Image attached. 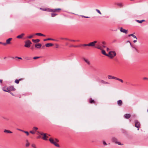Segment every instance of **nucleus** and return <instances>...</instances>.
Returning a JSON list of instances; mask_svg holds the SVG:
<instances>
[{
    "label": "nucleus",
    "mask_w": 148,
    "mask_h": 148,
    "mask_svg": "<svg viewBox=\"0 0 148 148\" xmlns=\"http://www.w3.org/2000/svg\"><path fill=\"white\" fill-rule=\"evenodd\" d=\"M6 87L3 88V90L5 92H10L11 91H14L15 90V89L12 86H10L7 88V90L5 89Z\"/></svg>",
    "instance_id": "1"
},
{
    "label": "nucleus",
    "mask_w": 148,
    "mask_h": 148,
    "mask_svg": "<svg viewBox=\"0 0 148 148\" xmlns=\"http://www.w3.org/2000/svg\"><path fill=\"white\" fill-rule=\"evenodd\" d=\"M50 142L52 143L54 145L56 146L59 147V145L56 143V142L52 138H50L49 139Z\"/></svg>",
    "instance_id": "2"
},
{
    "label": "nucleus",
    "mask_w": 148,
    "mask_h": 148,
    "mask_svg": "<svg viewBox=\"0 0 148 148\" xmlns=\"http://www.w3.org/2000/svg\"><path fill=\"white\" fill-rule=\"evenodd\" d=\"M31 44L32 42L30 40H28L25 42L24 46L26 47H29Z\"/></svg>",
    "instance_id": "3"
},
{
    "label": "nucleus",
    "mask_w": 148,
    "mask_h": 148,
    "mask_svg": "<svg viewBox=\"0 0 148 148\" xmlns=\"http://www.w3.org/2000/svg\"><path fill=\"white\" fill-rule=\"evenodd\" d=\"M140 123L137 121H135V126L136 127L138 128L137 130H139V128L140 126Z\"/></svg>",
    "instance_id": "4"
},
{
    "label": "nucleus",
    "mask_w": 148,
    "mask_h": 148,
    "mask_svg": "<svg viewBox=\"0 0 148 148\" xmlns=\"http://www.w3.org/2000/svg\"><path fill=\"white\" fill-rule=\"evenodd\" d=\"M120 31L121 32L125 33V34H127V33L128 30L123 29L122 27L120 28Z\"/></svg>",
    "instance_id": "5"
},
{
    "label": "nucleus",
    "mask_w": 148,
    "mask_h": 148,
    "mask_svg": "<svg viewBox=\"0 0 148 148\" xmlns=\"http://www.w3.org/2000/svg\"><path fill=\"white\" fill-rule=\"evenodd\" d=\"M97 41H96L91 42L88 44V46H94L95 45V44L97 43Z\"/></svg>",
    "instance_id": "6"
},
{
    "label": "nucleus",
    "mask_w": 148,
    "mask_h": 148,
    "mask_svg": "<svg viewBox=\"0 0 148 148\" xmlns=\"http://www.w3.org/2000/svg\"><path fill=\"white\" fill-rule=\"evenodd\" d=\"M116 53L114 51H112V53L110 56V58H113L116 55Z\"/></svg>",
    "instance_id": "7"
},
{
    "label": "nucleus",
    "mask_w": 148,
    "mask_h": 148,
    "mask_svg": "<svg viewBox=\"0 0 148 148\" xmlns=\"http://www.w3.org/2000/svg\"><path fill=\"white\" fill-rule=\"evenodd\" d=\"M62 9L60 8H56L55 9H53V12H60Z\"/></svg>",
    "instance_id": "8"
},
{
    "label": "nucleus",
    "mask_w": 148,
    "mask_h": 148,
    "mask_svg": "<svg viewBox=\"0 0 148 148\" xmlns=\"http://www.w3.org/2000/svg\"><path fill=\"white\" fill-rule=\"evenodd\" d=\"M47 134L45 133L43 135V136L42 137V138L45 140H47V138H48L47 136Z\"/></svg>",
    "instance_id": "9"
},
{
    "label": "nucleus",
    "mask_w": 148,
    "mask_h": 148,
    "mask_svg": "<svg viewBox=\"0 0 148 148\" xmlns=\"http://www.w3.org/2000/svg\"><path fill=\"white\" fill-rule=\"evenodd\" d=\"M35 46V47L37 48H39L41 47L42 45L40 43L36 44Z\"/></svg>",
    "instance_id": "10"
},
{
    "label": "nucleus",
    "mask_w": 148,
    "mask_h": 148,
    "mask_svg": "<svg viewBox=\"0 0 148 148\" xmlns=\"http://www.w3.org/2000/svg\"><path fill=\"white\" fill-rule=\"evenodd\" d=\"M24 79L23 78H20L18 79H16L15 80V82L17 84H18L19 83V81L21 80H22Z\"/></svg>",
    "instance_id": "11"
},
{
    "label": "nucleus",
    "mask_w": 148,
    "mask_h": 148,
    "mask_svg": "<svg viewBox=\"0 0 148 148\" xmlns=\"http://www.w3.org/2000/svg\"><path fill=\"white\" fill-rule=\"evenodd\" d=\"M12 40V38H10L6 40V42L7 44H10V41Z\"/></svg>",
    "instance_id": "12"
},
{
    "label": "nucleus",
    "mask_w": 148,
    "mask_h": 148,
    "mask_svg": "<svg viewBox=\"0 0 148 148\" xmlns=\"http://www.w3.org/2000/svg\"><path fill=\"white\" fill-rule=\"evenodd\" d=\"M25 35V34L24 33H22L21 34L18 35L16 37V38H22L23 36H24Z\"/></svg>",
    "instance_id": "13"
},
{
    "label": "nucleus",
    "mask_w": 148,
    "mask_h": 148,
    "mask_svg": "<svg viewBox=\"0 0 148 148\" xmlns=\"http://www.w3.org/2000/svg\"><path fill=\"white\" fill-rule=\"evenodd\" d=\"M53 44L52 43H47L45 45V46L47 47H49L53 46Z\"/></svg>",
    "instance_id": "14"
},
{
    "label": "nucleus",
    "mask_w": 148,
    "mask_h": 148,
    "mask_svg": "<svg viewBox=\"0 0 148 148\" xmlns=\"http://www.w3.org/2000/svg\"><path fill=\"white\" fill-rule=\"evenodd\" d=\"M122 104V101L121 100H119L117 101V104L119 106H121Z\"/></svg>",
    "instance_id": "15"
},
{
    "label": "nucleus",
    "mask_w": 148,
    "mask_h": 148,
    "mask_svg": "<svg viewBox=\"0 0 148 148\" xmlns=\"http://www.w3.org/2000/svg\"><path fill=\"white\" fill-rule=\"evenodd\" d=\"M40 40L39 39H32V41L34 42V43H38V42L40 41Z\"/></svg>",
    "instance_id": "16"
},
{
    "label": "nucleus",
    "mask_w": 148,
    "mask_h": 148,
    "mask_svg": "<svg viewBox=\"0 0 148 148\" xmlns=\"http://www.w3.org/2000/svg\"><path fill=\"white\" fill-rule=\"evenodd\" d=\"M95 48L101 50H102L101 47L99 43V45H97V46L96 47H95Z\"/></svg>",
    "instance_id": "17"
},
{
    "label": "nucleus",
    "mask_w": 148,
    "mask_h": 148,
    "mask_svg": "<svg viewBox=\"0 0 148 148\" xmlns=\"http://www.w3.org/2000/svg\"><path fill=\"white\" fill-rule=\"evenodd\" d=\"M84 60L88 65L90 64V62L88 60L84 58Z\"/></svg>",
    "instance_id": "18"
},
{
    "label": "nucleus",
    "mask_w": 148,
    "mask_h": 148,
    "mask_svg": "<svg viewBox=\"0 0 148 148\" xmlns=\"http://www.w3.org/2000/svg\"><path fill=\"white\" fill-rule=\"evenodd\" d=\"M89 102L90 103H95V102L94 100L90 98L89 99Z\"/></svg>",
    "instance_id": "19"
},
{
    "label": "nucleus",
    "mask_w": 148,
    "mask_h": 148,
    "mask_svg": "<svg viewBox=\"0 0 148 148\" xmlns=\"http://www.w3.org/2000/svg\"><path fill=\"white\" fill-rule=\"evenodd\" d=\"M124 117L125 118L128 119L130 118V114H126L124 115Z\"/></svg>",
    "instance_id": "20"
},
{
    "label": "nucleus",
    "mask_w": 148,
    "mask_h": 148,
    "mask_svg": "<svg viewBox=\"0 0 148 148\" xmlns=\"http://www.w3.org/2000/svg\"><path fill=\"white\" fill-rule=\"evenodd\" d=\"M4 132L5 133H12V132L11 131H10L9 130H4Z\"/></svg>",
    "instance_id": "21"
},
{
    "label": "nucleus",
    "mask_w": 148,
    "mask_h": 148,
    "mask_svg": "<svg viewBox=\"0 0 148 148\" xmlns=\"http://www.w3.org/2000/svg\"><path fill=\"white\" fill-rule=\"evenodd\" d=\"M35 34L37 36H45V35L43 34L40 33H36Z\"/></svg>",
    "instance_id": "22"
},
{
    "label": "nucleus",
    "mask_w": 148,
    "mask_h": 148,
    "mask_svg": "<svg viewBox=\"0 0 148 148\" xmlns=\"http://www.w3.org/2000/svg\"><path fill=\"white\" fill-rule=\"evenodd\" d=\"M102 53L104 55L106 56H108V54H107L105 50H102Z\"/></svg>",
    "instance_id": "23"
},
{
    "label": "nucleus",
    "mask_w": 148,
    "mask_h": 148,
    "mask_svg": "<svg viewBox=\"0 0 148 148\" xmlns=\"http://www.w3.org/2000/svg\"><path fill=\"white\" fill-rule=\"evenodd\" d=\"M101 43L103 44L102 47L104 48H105L106 46L105 45L106 44V42L104 41H103Z\"/></svg>",
    "instance_id": "24"
},
{
    "label": "nucleus",
    "mask_w": 148,
    "mask_h": 148,
    "mask_svg": "<svg viewBox=\"0 0 148 148\" xmlns=\"http://www.w3.org/2000/svg\"><path fill=\"white\" fill-rule=\"evenodd\" d=\"M38 129V128L36 127H34L33 128V130L34 132H36Z\"/></svg>",
    "instance_id": "25"
},
{
    "label": "nucleus",
    "mask_w": 148,
    "mask_h": 148,
    "mask_svg": "<svg viewBox=\"0 0 148 148\" xmlns=\"http://www.w3.org/2000/svg\"><path fill=\"white\" fill-rule=\"evenodd\" d=\"M48 40H55L54 39H51V38H48L47 39H45L44 40V41H46Z\"/></svg>",
    "instance_id": "26"
},
{
    "label": "nucleus",
    "mask_w": 148,
    "mask_h": 148,
    "mask_svg": "<svg viewBox=\"0 0 148 148\" xmlns=\"http://www.w3.org/2000/svg\"><path fill=\"white\" fill-rule=\"evenodd\" d=\"M51 16L52 17H54V16L57 15V14H56V13H52L51 14Z\"/></svg>",
    "instance_id": "27"
},
{
    "label": "nucleus",
    "mask_w": 148,
    "mask_h": 148,
    "mask_svg": "<svg viewBox=\"0 0 148 148\" xmlns=\"http://www.w3.org/2000/svg\"><path fill=\"white\" fill-rule=\"evenodd\" d=\"M47 11L53 12V9L48 8L47 9Z\"/></svg>",
    "instance_id": "28"
},
{
    "label": "nucleus",
    "mask_w": 148,
    "mask_h": 148,
    "mask_svg": "<svg viewBox=\"0 0 148 148\" xmlns=\"http://www.w3.org/2000/svg\"><path fill=\"white\" fill-rule=\"evenodd\" d=\"M113 76H112V75H108V79H112V77H113Z\"/></svg>",
    "instance_id": "29"
},
{
    "label": "nucleus",
    "mask_w": 148,
    "mask_h": 148,
    "mask_svg": "<svg viewBox=\"0 0 148 148\" xmlns=\"http://www.w3.org/2000/svg\"><path fill=\"white\" fill-rule=\"evenodd\" d=\"M101 83L104 84H107L108 83L107 82H105L103 80H101Z\"/></svg>",
    "instance_id": "30"
},
{
    "label": "nucleus",
    "mask_w": 148,
    "mask_h": 148,
    "mask_svg": "<svg viewBox=\"0 0 148 148\" xmlns=\"http://www.w3.org/2000/svg\"><path fill=\"white\" fill-rule=\"evenodd\" d=\"M130 36H132L134 38H135L136 39H137V38L136 36L135 35H134L133 34H130Z\"/></svg>",
    "instance_id": "31"
},
{
    "label": "nucleus",
    "mask_w": 148,
    "mask_h": 148,
    "mask_svg": "<svg viewBox=\"0 0 148 148\" xmlns=\"http://www.w3.org/2000/svg\"><path fill=\"white\" fill-rule=\"evenodd\" d=\"M27 143L25 145V146L26 147H28L29 145V143L28 142L27 140Z\"/></svg>",
    "instance_id": "32"
},
{
    "label": "nucleus",
    "mask_w": 148,
    "mask_h": 148,
    "mask_svg": "<svg viewBox=\"0 0 148 148\" xmlns=\"http://www.w3.org/2000/svg\"><path fill=\"white\" fill-rule=\"evenodd\" d=\"M96 11L98 13H99V14H101V12H100V11H99V10H98V9H96Z\"/></svg>",
    "instance_id": "33"
},
{
    "label": "nucleus",
    "mask_w": 148,
    "mask_h": 148,
    "mask_svg": "<svg viewBox=\"0 0 148 148\" xmlns=\"http://www.w3.org/2000/svg\"><path fill=\"white\" fill-rule=\"evenodd\" d=\"M30 132L32 134H34L35 133V132L33 130H31L30 131Z\"/></svg>",
    "instance_id": "34"
},
{
    "label": "nucleus",
    "mask_w": 148,
    "mask_h": 148,
    "mask_svg": "<svg viewBox=\"0 0 148 148\" xmlns=\"http://www.w3.org/2000/svg\"><path fill=\"white\" fill-rule=\"evenodd\" d=\"M23 132L26 134L27 136H28L29 134V133L27 131H24Z\"/></svg>",
    "instance_id": "35"
},
{
    "label": "nucleus",
    "mask_w": 148,
    "mask_h": 148,
    "mask_svg": "<svg viewBox=\"0 0 148 148\" xmlns=\"http://www.w3.org/2000/svg\"><path fill=\"white\" fill-rule=\"evenodd\" d=\"M32 147L33 148H37L35 145L34 144H32Z\"/></svg>",
    "instance_id": "36"
},
{
    "label": "nucleus",
    "mask_w": 148,
    "mask_h": 148,
    "mask_svg": "<svg viewBox=\"0 0 148 148\" xmlns=\"http://www.w3.org/2000/svg\"><path fill=\"white\" fill-rule=\"evenodd\" d=\"M38 133L40 134L41 135L43 136L44 135L45 133H43V132H38Z\"/></svg>",
    "instance_id": "37"
},
{
    "label": "nucleus",
    "mask_w": 148,
    "mask_h": 148,
    "mask_svg": "<svg viewBox=\"0 0 148 148\" xmlns=\"http://www.w3.org/2000/svg\"><path fill=\"white\" fill-rule=\"evenodd\" d=\"M88 46V44L81 45H80V46Z\"/></svg>",
    "instance_id": "38"
},
{
    "label": "nucleus",
    "mask_w": 148,
    "mask_h": 148,
    "mask_svg": "<svg viewBox=\"0 0 148 148\" xmlns=\"http://www.w3.org/2000/svg\"><path fill=\"white\" fill-rule=\"evenodd\" d=\"M111 53H112V51H110L109 52L108 54V56H107L110 57V55Z\"/></svg>",
    "instance_id": "39"
},
{
    "label": "nucleus",
    "mask_w": 148,
    "mask_h": 148,
    "mask_svg": "<svg viewBox=\"0 0 148 148\" xmlns=\"http://www.w3.org/2000/svg\"><path fill=\"white\" fill-rule=\"evenodd\" d=\"M117 80H119V81H120V82H121L122 83L123 82V80L122 79H119V78H118Z\"/></svg>",
    "instance_id": "40"
},
{
    "label": "nucleus",
    "mask_w": 148,
    "mask_h": 148,
    "mask_svg": "<svg viewBox=\"0 0 148 148\" xmlns=\"http://www.w3.org/2000/svg\"><path fill=\"white\" fill-rule=\"evenodd\" d=\"M118 6H119L120 7H122L123 6L122 4L121 3H118Z\"/></svg>",
    "instance_id": "41"
},
{
    "label": "nucleus",
    "mask_w": 148,
    "mask_h": 148,
    "mask_svg": "<svg viewBox=\"0 0 148 148\" xmlns=\"http://www.w3.org/2000/svg\"><path fill=\"white\" fill-rule=\"evenodd\" d=\"M130 45H131V46H132V47H133V48H134L135 49V50H136V51H137V49H136V48L134 47H133V45H131V43H130Z\"/></svg>",
    "instance_id": "42"
},
{
    "label": "nucleus",
    "mask_w": 148,
    "mask_h": 148,
    "mask_svg": "<svg viewBox=\"0 0 148 148\" xmlns=\"http://www.w3.org/2000/svg\"><path fill=\"white\" fill-rule=\"evenodd\" d=\"M40 58V57H35L33 58V59H37L39 58Z\"/></svg>",
    "instance_id": "43"
},
{
    "label": "nucleus",
    "mask_w": 148,
    "mask_h": 148,
    "mask_svg": "<svg viewBox=\"0 0 148 148\" xmlns=\"http://www.w3.org/2000/svg\"><path fill=\"white\" fill-rule=\"evenodd\" d=\"M137 22H138L139 23H141V20H136Z\"/></svg>",
    "instance_id": "44"
},
{
    "label": "nucleus",
    "mask_w": 148,
    "mask_h": 148,
    "mask_svg": "<svg viewBox=\"0 0 148 148\" xmlns=\"http://www.w3.org/2000/svg\"><path fill=\"white\" fill-rule=\"evenodd\" d=\"M40 9L42 10L43 11H47V9H42L40 8Z\"/></svg>",
    "instance_id": "45"
},
{
    "label": "nucleus",
    "mask_w": 148,
    "mask_h": 148,
    "mask_svg": "<svg viewBox=\"0 0 148 148\" xmlns=\"http://www.w3.org/2000/svg\"><path fill=\"white\" fill-rule=\"evenodd\" d=\"M33 36H28V37H27V38H32Z\"/></svg>",
    "instance_id": "46"
},
{
    "label": "nucleus",
    "mask_w": 148,
    "mask_h": 148,
    "mask_svg": "<svg viewBox=\"0 0 148 148\" xmlns=\"http://www.w3.org/2000/svg\"><path fill=\"white\" fill-rule=\"evenodd\" d=\"M117 78H117V77H115L113 76L112 79H115L117 80Z\"/></svg>",
    "instance_id": "47"
},
{
    "label": "nucleus",
    "mask_w": 148,
    "mask_h": 148,
    "mask_svg": "<svg viewBox=\"0 0 148 148\" xmlns=\"http://www.w3.org/2000/svg\"><path fill=\"white\" fill-rule=\"evenodd\" d=\"M1 44H3V45H7V43H6V42H5V43H3V42H2V43H1Z\"/></svg>",
    "instance_id": "48"
},
{
    "label": "nucleus",
    "mask_w": 148,
    "mask_h": 148,
    "mask_svg": "<svg viewBox=\"0 0 148 148\" xmlns=\"http://www.w3.org/2000/svg\"><path fill=\"white\" fill-rule=\"evenodd\" d=\"M15 58H18V59H21V60H22V58H21V57H15Z\"/></svg>",
    "instance_id": "49"
},
{
    "label": "nucleus",
    "mask_w": 148,
    "mask_h": 148,
    "mask_svg": "<svg viewBox=\"0 0 148 148\" xmlns=\"http://www.w3.org/2000/svg\"><path fill=\"white\" fill-rule=\"evenodd\" d=\"M103 144L104 145H107V143H106V142L104 141H103Z\"/></svg>",
    "instance_id": "50"
},
{
    "label": "nucleus",
    "mask_w": 148,
    "mask_h": 148,
    "mask_svg": "<svg viewBox=\"0 0 148 148\" xmlns=\"http://www.w3.org/2000/svg\"><path fill=\"white\" fill-rule=\"evenodd\" d=\"M82 17H84V18H89V17H88V16H82Z\"/></svg>",
    "instance_id": "51"
},
{
    "label": "nucleus",
    "mask_w": 148,
    "mask_h": 148,
    "mask_svg": "<svg viewBox=\"0 0 148 148\" xmlns=\"http://www.w3.org/2000/svg\"><path fill=\"white\" fill-rule=\"evenodd\" d=\"M41 136H38L37 137V138H38H38H41Z\"/></svg>",
    "instance_id": "52"
},
{
    "label": "nucleus",
    "mask_w": 148,
    "mask_h": 148,
    "mask_svg": "<svg viewBox=\"0 0 148 148\" xmlns=\"http://www.w3.org/2000/svg\"><path fill=\"white\" fill-rule=\"evenodd\" d=\"M56 48H58V47H59V45L57 44H56Z\"/></svg>",
    "instance_id": "53"
},
{
    "label": "nucleus",
    "mask_w": 148,
    "mask_h": 148,
    "mask_svg": "<svg viewBox=\"0 0 148 148\" xmlns=\"http://www.w3.org/2000/svg\"><path fill=\"white\" fill-rule=\"evenodd\" d=\"M55 141L56 142H58V139H55Z\"/></svg>",
    "instance_id": "54"
},
{
    "label": "nucleus",
    "mask_w": 148,
    "mask_h": 148,
    "mask_svg": "<svg viewBox=\"0 0 148 148\" xmlns=\"http://www.w3.org/2000/svg\"><path fill=\"white\" fill-rule=\"evenodd\" d=\"M17 130H19V131H21L23 132L24 131H23V130H20V129H18Z\"/></svg>",
    "instance_id": "55"
},
{
    "label": "nucleus",
    "mask_w": 148,
    "mask_h": 148,
    "mask_svg": "<svg viewBox=\"0 0 148 148\" xmlns=\"http://www.w3.org/2000/svg\"><path fill=\"white\" fill-rule=\"evenodd\" d=\"M137 41V40H134L133 41V42L134 43H135V42H136Z\"/></svg>",
    "instance_id": "56"
},
{
    "label": "nucleus",
    "mask_w": 148,
    "mask_h": 148,
    "mask_svg": "<svg viewBox=\"0 0 148 148\" xmlns=\"http://www.w3.org/2000/svg\"><path fill=\"white\" fill-rule=\"evenodd\" d=\"M144 79H148L147 77H145L143 78Z\"/></svg>",
    "instance_id": "57"
},
{
    "label": "nucleus",
    "mask_w": 148,
    "mask_h": 148,
    "mask_svg": "<svg viewBox=\"0 0 148 148\" xmlns=\"http://www.w3.org/2000/svg\"><path fill=\"white\" fill-rule=\"evenodd\" d=\"M110 50V49L108 47L107 48V51H108L109 50Z\"/></svg>",
    "instance_id": "58"
},
{
    "label": "nucleus",
    "mask_w": 148,
    "mask_h": 148,
    "mask_svg": "<svg viewBox=\"0 0 148 148\" xmlns=\"http://www.w3.org/2000/svg\"><path fill=\"white\" fill-rule=\"evenodd\" d=\"M145 21V20H141V23L143 22H144Z\"/></svg>",
    "instance_id": "59"
},
{
    "label": "nucleus",
    "mask_w": 148,
    "mask_h": 148,
    "mask_svg": "<svg viewBox=\"0 0 148 148\" xmlns=\"http://www.w3.org/2000/svg\"><path fill=\"white\" fill-rule=\"evenodd\" d=\"M80 45H79V46H74L73 47H80Z\"/></svg>",
    "instance_id": "60"
},
{
    "label": "nucleus",
    "mask_w": 148,
    "mask_h": 148,
    "mask_svg": "<svg viewBox=\"0 0 148 148\" xmlns=\"http://www.w3.org/2000/svg\"><path fill=\"white\" fill-rule=\"evenodd\" d=\"M2 80H1V79H0V82L1 83H2Z\"/></svg>",
    "instance_id": "61"
},
{
    "label": "nucleus",
    "mask_w": 148,
    "mask_h": 148,
    "mask_svg": "<svg viewBox=\"0 0 148 148\" xmlns=\"http://www.w3.org/2000/svg\"><path fill=\"white\" fill-rule=\"evenodd\" d=\"M129 42H130V41H129V40H128V41H127L126 42V43H127Z\"/></svg>",
    "instance_id": "62"
},
{
    "label": "nucleus",
    "mask_w": 148,
    "mask_h": 148,
    "mask_svg": "<svg viewBox=\"0 0 148 148\" xmlns=\"http://www.w3.org/2000/svg\"><path fill=\"white\" fill-rule=\"evenodd\" d=\"M117 143L119 145H121V144H120L119 142L117 143Z\"/></svg>",
    "instance_id": "63"
},
{
    "label": "nucleus",
    "mask_w": 148,
    "mask_h": 148,
    "mask_svg": "<svg viewBox=\"0 0 148 148\" xmlns=\"http://www.w3.org/2000/svg\"><path fill=\"white\" fill-rule=\"evenodd\" d=\"M10 94L14 96V94L12 93H10Z\"/></svg>",
    "instance_id": "64"
}]
</instances>
